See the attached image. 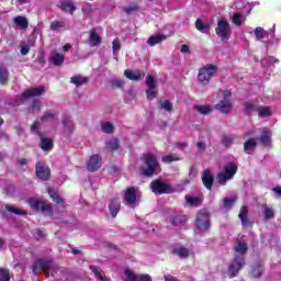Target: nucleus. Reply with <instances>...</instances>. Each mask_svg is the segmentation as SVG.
Returning <instances> with one entry per match:
<instances>
[{
	"mask_svg": "<svg viewBox=\"0 0 281 281\" xmlns=\"http://www.w3.org/2000/svg\"><path fill=\"white\" fill-rule=\"evenodd\" d=\"M234 250L236 257L229 267V273L232 278L238 274V272L245 267V254H247V243L244 239H237L235 241Z\"/></svg>",
	"mask_w": 281,
	"mask_h": 281,
	"instance_id": "f257e3e1",
	"label": "nucleus"
},
{
	"mask_svg": "<svg viewBox=\"0 0 281 281\" xmlns=\"http://www.w3.org/2000/svg\"><path fill=\"white\" fill-rule=\"evenodd\" d=\"M144 162L145 167L142 168V172L145 177H153V175H159V172H161V167H159L157 157L151 153L144 157Z\"/></svg>",
	"mask_w": 281,
	"mask_h": 281,
	"instance_id": "f03ea898",
	"label": "nucleus"
},
{
	"mask_svg": "<svg viewBox=\"0 0 281 281\" xmlns=\"http://www.w3.org/2000/svg\"><path fill=\"white\" fill-rule=\"evenodd\" d=\"M217 95L221 101L216 104V110L221 111V113H229L233 108L232 101L229 100L232 92L229 90L220 91Z\"/></svg>",
	"mask_w": 281,
	"mask_h": 281,
	"instance_id": "7ed1b4c3",
	"label": "nucleus"
},
{
	"mask_svg": "<svg viewBox=\"0 0 281 281\" xmlns=\"http://www.w3.org/2000/svg\"><path fill=\"white\" fill-rule=\"evenodd\" d=\"M215 32L217 36H221L222 41H228L229 36H232V27L229 26V22H227L225 19H220L217 21Z\"/></svg>",
	"mask_w": 281,
	"mask_h": 281,
	"instance_id": "20e7f679",
	"label": "nucleus"
},
{
	"mask_svg": "<svg viewBox=\"0 0 281 281\" xmlns=\"http://www.w3.org/2000/svg\"><path fill=\"white\" fill-rule=\"evenodd\" d=\"M237 170H238V167L236 165L228 164L224 168V172L218 173L217 176L218 183H221V186H225L227 181H229V179L234 178V175H236Z\"/></svg>",
	"mask_w": 281,
	"mask_h": 281,
	"instance_id": "39448f33",
	"label": "nucleus"
},
{
	"mask_svg": "<svg viewBox=\"0 0 281 281\" xmlns=\"http://www.w3.org/2000/svg\"><path fill=\"white\" fill-rule=\"evenodd\" d=\"M150 188L155 194H171V192H175V188H172V186L161 180L151 182Z\"/></svg>",
	"mask_w": 281,
	"mask_h": 281,
	"instance_id": "423d86ee",
	"label": "nucleus"
},
{
	"mask_svg": "<svg viewBox=\"0 0 281 281\" xmlns=\"http://www.w3.org/2000/svg\"><path fill=\"white\" fill-rule=\"evenodd\" d=\"M215 74H216V66H212V65L205 66L204 68L200 69L198 80L202 85H207V82L212 80V76H214Z\"/></svg>",
	"mask_w": 281,
	"mask_h": 281,
	"instance_id": "0eeeda50",
	"label": "nucleus"
},
{
	"mask_svg": "<svg viewBox=\"0 0 281 281\" xmlns=\"http://www.w3.org/2000/svg\"><path fill=\"white\" fill-rule=\"evenodd\" d=\"M195 225L200 232H206V229H210V213L205 211L198 213Z\"/></svg>",
	"mask_w": 281,
	"mask_h": 281,
	"instance_id": "6e6552de",
	"label": "nucleus"
},
{
	"mask_svg": "<svg viewBox=\"0 0 281 281\" xmlns=\"http://www.w3.org/2000/svg\"><path fill=\"white\" fill-rule=\"evenodd\" d=\"M139 199H142V194L137 192V189L128 188L125 190V194H124L125 205H135V203H139Z\"/></svg>",
	"mask_w": 281,
	"mask_h": 281,
	"instance_id": "1a4fd4ad",
	"label": "nucleus"
},
{
	"mask_svg": "<svg viewBox=\"0 0 281 281\" xmlns=\"http://www.w3.org/2000/svg\"><path fill=\"white\" fill-rule=\"evenodd\" d=\"M29 205H31L33 210H36V212H45V210H52V205L46 204L45 202H43V200L36 198L29 199Z\"/></svg>",
	"mask_w": 281,
	"mask_h": 281,
	"instance_id": "9d476101",
	"label": "nucleus"
},
{
	"mask_svg": "<svg viewBox=\"0 0 281 281\" xmlns=\"http://www.w3.org/2000/svg\"><path fill=\"white\" fill-rule=\"evenodd\" d=\"M147 91L146 95L148 100H154V98H157V85L155 83V78L153 76H147Z\"/></svg>",
	"mask_w": 281,
	"mask_h": 281,
	"instance_id": "9b49d317",
	"label": "nucleus"
},
{
	"mask_svg": "<svg viewBox=\"0 0 281 281\" xmlns=\"http://www.w3.org/2000/svg\"><path fill=\"white\" fill-rule=\"evenodd\" d=\"M49 167L45 166L43 162H37L36 165V176L38 179H43L44 181H47L49 179Z\"/></svg>",
	"mask_w": 281,
	"mask_h": 281,
	"instance_id": "f8f14e48",
	"label": "nucleus"
},
{
	"mask_svg": "<svg viewBox=\"0 0 281 281\" xmlns=\"http://www.w3.org/2000/svg\"><path fill=\"white\" fill-rule=\"evenodd\" d=\"M102 166V159L98 155H93L90 160L88 161V170L90 172H95V170H99Z\"/></svg>",
	"mask_w": 281,
	"mask_h": 281,
	"instance_id": "ddd939ff",
	"label": "nucleus"
},
{
	"mask_svg": "<svg viewBox=\"0 0 281 281\" xmlns=\"http://www.w3.org/2000/svg\"><path fill=\"white\" fill-rule=\"evenodd\" d=\"M202 182L207 190H212V186H214V176L212 175L210 169L204 170L202 175Z\"/></svg>",
	"mask_w": 281,
	"mask_h": 281,
	"instance_id": "4468645a",
	"label": "nucleus"
},
{
	"mask_svg": "<svg viewBox=\"0 0 281 281\" xmlns=\"http://www.w3.org/2000/svg\"><path fill=\"white\" fill-rule=\"evenodd\" d=\"M45 87L31 88L22 93V98L26 100V98H34V95H43Z\"/></svg>",
	"mask_w": 281,
	"mask_h": 281,
	"instance_id": "2eb2a0df",
	"label": "nucleus"
},
{
	"mask_svg": "<svg viewBox=\"0 0 281 281\" xmlns=\"http://www.w3.org/2000/svg\"><path fill=\"white\" fill-rule=\"evenodd\" d=\"M89 43L90 47H98V45L102 43V37L100 36V33H98V30L92 29L90 31Z\"/></svg>",
	"mask_w": 281,
	"mask_h": 281,
	"instance_id": "dca6fc26",
	"label": "nucleus"
},
{
	"mask_svg": "<svg viewBox=\"0 0 281 281\" xmlns=\"http://www.w3.org/2000/svg\"><path fill=\"white\" fill-rule=\"evenodd\" d=\"M124 76L128 78V80H142V78H144L145 74L139 71V70H131V69H126L124 71Z\"/></svg>",
	"mask_w": 281,
	"mask_h": 281,
	"instance_id": "f3484780",
	"label": "nucleus"
},
{
	"mask_svg": "<svg viewBox=\"0 0 281 281\" xmlns=\"http://www.w3.org/2000/svg\"><path fill=\"white\" fill-rule=\"evenodd\" d=\"M13 23L19 27V30H27L30 22L27 18L19 15L13 19Z\"/></svg>",
	"mask_w": 281,
	"mask_h": 281,
	"instance_id": "a211bd4d",
	"label": "nucleus"
},
{
	"mask_svg": "<svg viewBox=\"0 0 281 281\" xmlns=\"http://www.w3.org/2000/svg\"><path fill=\"white\" fill-rule=\"evenodd\" d=\"M50 63L55 66L63 65V63H65V55L57 52H53L50 55Z\"/></svg>",
	"mask_w": 281,
	"mask_h": 281,
	"instance_id": "6ab92c4d",
	"label": "nucleus"
},
{
	"mask_svg": "<svg viewBox=\"0 0 281 281\" xmlns=\"http://www.w3.org/2000/svg\"><path fill=\"white\" fill-rule=\"evenodd\" d=\"M48 194H49L50 199H53V201H55V203H57L58 205H63L65 207V200H63V198H60V195H58V192H56L52 188H48Z\"/></svg>",
	"mask_w": 281,
	"mask_h": 281,
	"instance_id": "aec40b11",
	"label": "nucleus"
},
{
	"mask_svg": "<svg viewBox=\"0 0 281 281\" xmlns=\"http://www.w3.org/2000/svg\"><path fill=\"white\" fill-rule=\"evenodd\" d=\"M186 216L177 215L176 213L169 216V223H171V225H175L176 227L178 225H181V223H186Z\"/></svg>",
	"mask_w": 281,
	"mask_h": 281,
	"instance_id": "412c9836",
	"label": "nucleus"
},
{
	"mask_svg": "<svg viewBox=\"0 0 281 281\" xmlns=\"http://www.w3.org/2000/svg\"><path fill=\"white\" fill-rule=\"evenodd\" d=\"M161 41H166V36L162 34H158V35L150 36L147 43L148 45H150V47H155V45L161 43Z\"/></svg>",
	"mask_w": 281,
	"mask_h": 281,
	"instance_id": "4be33fe9",
	"label": "nucleus"
},
{
	"mask_svg": "<svg viewBox=\"0 0 281 281\" xmlns=\"http://www.w3.org/2000/svg\"><path fill=\"white\" fill-rule=\"evenodd\" d=\"M61 10L64 12H69V14H74L76 11V7L74 5V2L71 0H66L61 2Z\"/></svg>",
	"mask_w": 281,
	"mask_h": 281,
	"instance_id": "5701e85b",
	"label": "nucleus"
},
{
	"mask_svg": "<svg viewBox=\"0 0 281 281\" xmlns=\"http://www.w3.org/2000/svg\"><path fill=\"white\" fill-rule=\"evenodd\" d=\"M111 216H117V212H120V202L117 200H112L109 205Z\"/></svg>",
	"mask_w": 281,
	"mask_h": 281,
	"instance_id": "b1692460",
	"label": "nucleus"
},
{
	"mask_svg": "<svg viewBox=\"0 0 281 281\" xmlns=\"http://www.w3.org/2000/svg\"><path fill=\"white\" fill-rule=\"evenodd\" d=\"M49 262L45 261L43 259H40L35 262L33 271H36V269H41L42 271H49Z\"/></svg>",
	"mask_w": 281,
	"mask_h": 281,
	"instance_id": "393cba45",
	"label": "nucleus"
},
{
	"mask_svg": "<svg viewBox=\"0 0 281 281\" xmlns=\"http://www.w3.org/2000/svg\"><path fill=\"white\" fill-rule=\"evenodd\" d=\"M193 109L201 115H210L212 113V106L210 105H194Z\"/></svg>",
	"mask_w": 281,
	"mask_h": 281,
	"instance_id": "a878e982",
	"label": "nucleus"
},
{
	"mask_svg": "<svg viewBox=\"0 0 281 281\" xmlns=\"http://www.w3.org/2000/svg\"><path fill=\"white\" fill-rule=\"evenodd\" d=\"M41 148L42 150H52L54 148L52 138L42 137Z\"/></svg>",
	"mask_w": 281,
	"mask_h": 281,
	"instance_id": "bb28decb",
	"label": "nucleus"
},
{
	"mask_svg": "<svg viewBox=\"0 0 281 281\" xmlns=\"http://www.w3.org/2000/svg\"><path fill=\"white\" fill-rule=\"evenodd\" d=\"M195 27L196 30H199V32H202L203 34H207V32H210V24L203 23L201 19L196 20Z\"/></svg>",
	"mask_w": 281,
	"mask_h": 281,
	"instance_id": "cd10ccee",
	"label": "nucleus"
},
{
	"mask_svg": "<svg viewBox=\"0 0 281 281\" xmlns=\"http://www.w3.org/2000/svg\"><path fill=\"white\" fill-rule=\"evenodd\" d=\"M181 157L178 154H168L162 157L164 164H172V161H180Z\"/></svg>",
	"mask_w": 281,
	"mask_h": 281,
	"instance_id": "c85d7f7f",
	"label": "nucleus"
},
{
	"mask_svg": "<svg viewBox=\"0 0 281 281\" xmlns=\"http://www.w3.org/2000/svg\"><path fill=\"white\" fill-rule=\"evenodd\" d=\"M106 150H117L120 148V140L117 138H112L105 144Z\"/></svg>",
	"mask_w": 281,
	"mask_h": 281,
	"instance_id": "c756f323",
	"label": "nucleus"
},
{
	"mask_svg": "<svg viewBox=\"0 0 281 281\" xmlns=\"http://www.w3.org/2000/svg\"><path fill=\"white\" fill-rule=\"evenodd\" d=\"M259 117H269L271 115V108L269 106H259L257 109Z\"/></svg>",
	"mask_w": 281,
	"mask_h": 281,
	"instance_id": "7c9ffc66",
	"label": "nucleus"
},
{
	"mask_svg": "<svg viewBox=\"0 0 281 281\" xmlns=\"http://www.w3.org/2000/svg\"><path fill=\"white\" fill-rule=\"evenodd\" d=\"M71 82H72V85H76V87H80L82 85H87L88 79H87V77L75 76L71 78Z\"/></svg>",
	"mask_w": 281,
	"mask_h": 281,
	"instance_id": "2f4dec72",
	"label": "nucleus"
},
{
	"mask_svg": "<svg viewBox=\"0 0 281 281\" xmlns=\"http://www.w3.org/2000/svg\"><path fill=\"white\" fill-rule=\"evenodd\" d=\"M247 214H249V210L247 209V206H243L239 212V218L243 225H247L249 223V221L247 220Z\"/></svg>",
	"mask_w": 281,
	"mask_h": 281,
	"instance_id": "473e14b6",
	"label": "nucleus"
},
{
	"mask_svg": "<svg viewBox=\"0 0 281 281\" xmlns=\"http://www.w3.org/2000/svg\"><path fill=\"white\" fill-rule=\"evenodd\" d=\"M187 203L189 205H201V203H203V199L199 198V196H190L187 195L186 196Z\"/></svg>",
	"mask_w": 281,
	"mask_h": 281,
	"instance_id": "72a5a7b5",
	"label": "nucleus"
},
{
	"mask_svg": "<svg viewBox=\"0 0 281 281\" xmlns=\"http://www.w3.org/2000/svg\"><path fill=\"white\" fill-rule=\"evenodd\" d=\"M258 142L256 140V138H250L244 144V149L246 153H248V150H254V148H256Z\"/></svg>",
	"mask_w": 281,
	"mask_h": 281,
	"instance_id": "f704fd0d",
	"label": "nucleus"
},
{
	"mask_svg": "<svg viewBox=\"0 0 281 281\" xmlns=\"http://www.w3.org/2000/svg\"><path fill=\"white\" fill-rule=\"evenodd\" d=\"M260 142L263 144V146H269V144H271V132H262Z\"/></svg>",
	"mask_w": 281,
	"mask_h": 281,
	"instance_id": "c9c22d12",
	"label": "nucleus"
},
{
	"mask_svg": "<svg viewBox=\"0 0 281 281\" xmlns=\"http://www.w3.org/2000/svg\"><path fill=\"white\" fill-rule=\"evenodd\" d=\"M5 210H8V212H12V214H19L21 216H25V214H27V212H25L24 210L12 205H7Z\"/></svg>",
	"mask_w": 281,
	"mask_h": 281,
	"instance_id": "e433bc0d",
	"label": "nucleus"
},
{
	"mask_svg": "<svg viewBox=\"0 0 281 281\" xmlns=\"http://www.w3.org/2000/svg\"><path fill=\"white\" fill-rule=\"evenodd\" d=\"M63 27H65V22L63 21H54L50 23V30L53 32H61Z\"/></svg>",
	"mask_w": 281,
	"mask_h": 281,
	"instance_id": "4c0bfd02",
	"label": "nucleus"
},
{
	"mask_svg": "<svg viewBox=\"0 0 281 281\" xmlns=\"http://www.w3.org/2000/svg\"><path fill=\"white\" fill-rule=\"evenodd\" d=\"M255 36H256L257 41H261V38H265V36H267V31H265V29H262V27H256Z\"/></svg>",
	"mask_w": 281,
	"mask_h": 281,
	"instance_id": "58836bf2",
	"label": "nucleus"
},
{
	"mask_svg": "<svg viewBox=\"0 0 281 281\" xmlns=\"http://www.w3.org/2000/svg\"><path fill=\"white\" fill-rule=\"evenodd\" d=\"M8 82V69L0 68V83L5 85Z\"/></svg>",
	"mask_w": 281,
	"mask_h": 281,
	"instance_id": "ea45409f",
	"label": "nucleus"
},
{
	"mask_svg": "<svg viewBox=\"0 0 281 281\" xmlns=\"http://www.w3.org/2000/svg\"><path fill=\"white\" fill-rule=\"evenodd\" d=\"M0 281H10V271L8 269H0Z\"/></svg>",
	"mask_w": 281,
	"mask_h": 281,
	"instance_id": "a19ab883",
	"label": "nucleus"
},
{
	"mask_svg": "<svg viewBox=\"0 0 281 281\" xmlns=\"http://www.w3.org/2000/svg\"><path fill=\"white\" fill-rule=\"evenodd\" d=\"M175 254L179 256V258H188L190 256V251L186 248H179L175 250Z\"/></svg>",
	"mask_w": 281,
	"mask_h": 281,
	"instance_id": "79ce46f5",
	"label": "nucleus"
},
{
	"mask_svg": "<svg viewBox=\"0 0 281 281\" xmlns=\"http://www.w3.org/2000/svg\"><path fill=\"white\" fill-rule=\"evenodd\" d=\"M113 124L111 122H105L101 125V131L103 133H113Z\"/></svg>",
	"mask_w": 281,
	"mask_h": 281,
	"instance_id": "37998d69",
	"label": "nucleus"
},
{
	"mask_svg": "<svg viewBox=\"0 0 281 281\" xmlns=\"http://www.w3.org/2000/svg\"><path fill=\"white\" fill-rule=\"evenodd\" d=\"M126 281H139V276H135V273L131 272L130 270L125 271Z\"/></svg>",
	"mask_w": 281,
	"mask_h": 281,
	"instance_id": "c03bdc74",
	"label": "nucleus"
},
{
	"mask_svg": "<svg viewBox=\"0 0 281 281\" xmlns=\"http://www.w3.org/2000/svg\"><path fill=\"white\" fill-rule=\"evenodd\" d=\"M232 21L235 25H241L243 24V14L235 13L232 18Z\"/></svg>",
	"mask_w": 281,
	"mask_h": 281,
	"instance_id": "a18cd8bd",
	"label": "nucleus"
},
{
	"mask_svg": "<svg viewBox=\"0 0 281 281\" xmlns=\"http://www.w3.org/2000/svg\"><path fill=\"white\" fill-rule=\"evenodd\" d=\"M160 109H164L165 111H172V103L168 100L160 101Z\"/></svg>",
	"mask_w": 281,
	"mask_h": 281,
	"instance_id": "49530a36",
	"label": "nucleus"
},
{
	"mask_svg": "<svg viewBox=\"0 0 281 281\" xmlns=\"http://www.w3.org/2000/svg\"><path fill=\"white\" fill-rule=\"evenodd\" d=\"M254 111H258V105L251 102L246 103V113L249 115L250 113H254Z\"/></svg>",
	"mask_w": 281,
	"mask_h": 281,
	"instance_id": "de8ad7c7",
	"label": "nucleus"
},
{
	"mask_svg": "<svg viewBox=\"0 0 281 281\" xmlns=\"http://www.w3.org/2000/svg\"><path fill=\"white\" fill-rule=\"evenodd\" d=\"M262 266H257L252 269V278H260L262 276Z\"/></svg>",
	"mask_w": 281,
	"mask_h": 281,
	"instance_id": "09e8293b",
	"label": "nucleus"
},
{
	"mask_svg": "<svg viewBox=\"0 0 281 281\" xmlns=\"http://www.w3.org/2000/svg\"><path fill=\"white\" fill-rule=\"evenodd\" d=\"M91 271L94 273L95 278H98V280H106L102 273H100V270H98V268H95L94 266H90Z\"/></svg>",
	"mask_w": 281,
	"mask_h": 281,
	"instance_id": "8fccbe9b",
	"label": "nucleus"
},
{
	"mask_svg": "<svg viewBox=\"0 0 281 281\" xmlns=\"http://www.w3.org/2000/svg\"><path fill=\"white\" fill-rule=\"evenodd\" d=\"M111 85H112L113 89H117L120 87H124V81L122 79H113L111 81Z\"/></svg>",
	"mask_w": 281,
	"mask_h": 281,
	"instance_id": "3c124183",
	"label": "nucleus"
},
{
	"mask_svg": "<svg viewBox=\"0 0 281 281\" xmlns=\"http://www.w3.org/2000/svg\"><path fill=\"white\" fill-rule=\"evenodd\" d=\"M223 144L224 146L229 147L232 146V144H234V139L232 138V136H224Z\"/></svg>",
	"mask_w": 281,
	"mask_h": 281,
	"instance_id": "603ef678",
	"label": "nucleus"
},
{
	"mask_svg": "<svg viewBox=\"0 0 281 281\" xmlns=\"http://www.w3.org/2000/svg\"><path fill=\"white\" fill-rule=\"evenodd\" d=\"M265 217L273 218V210L269 209L268 206H265Z\"/></svg>",
	"mask_w": 281,
	"mask_h": 281,
	"instance_id": "864d4df0",
	"label": "nucleus"
},
{
	"mask_svg": "<svg viewBox=\"0 0 281 281\" xmlns=\"http://www.w3.org/2000/svg\"><path fill=\"white\" fill-rule=\"evenodd\" d=\"M112 45H113V52H117V50H120V47H122L120 40H114Z\"/></svg>",
	"mask_w": 281,
	"mask_h": 281,
	"instance_id": "5fc2aeb1",
	"label": "nucleus"
},
{
	"mask_svg": "<svg viewBox=\"0 0 281 281\" xmlns=\"http://www.w3.org/2000/svg\"><path fill=\"white\" fill-rule=\"evenodd\" d=\"M21 54H22V56H26V54H30V46L29 45H22Z\"/></svg>",
	"mask_w": 281,
	"mask_h": 281,
	"instance_id": "6e6d98bb",
	"label": "nucleus"
},
{
	"mask_svg": "<svg viewBox=\"0 0 281 281\" xmlns=\"http://www.w3.org/2000/svg\"><path fill=\"white\" fill-rule=\"evenodd\" d=\"M138 281H153V279L148 274H140L138 276Z\"/></svg>",
	"mask_w": 281,
	"mask_h": 281,
	"instance_id": "4d7b16f0",
	"label": "nucleus"
},
{
	"mask_svg": "<svg viewBox=\"0 0 281 281\" xmlns=\"http://www.w3.org/2000/svg\"><path fill=\"white\" fill-rule=\"evenodd\" d=\"M41 111V103L38 101H35L32 106V112Z\"/></svg>",
	"mask_w": 281,
	"mask_h": 281,
	"instance_id": "13d9d810",
	"label": "nucleus"
},
{
	"mask_svg": "<svg viewBox=\"0 0 281 281\" xmlns=\"http://www.w3.org/2000/svg\"><path fill=\"white\" fill-rule=\"evenodd\" d=\"M136 10H139V7H137V4H134L132 7H127L125 9L126 12H136Z\"/></svg>",
	"mask_w": 281,
	"mask_h": 281,
	"instance_id": "bf43d9fd",
	"label": "nucleus"
},
{
	"mask_svg": "<svg viewBox=\"0 0 281 281\" xmlns=\"http://www.w3.org/2000/svg\"><path fill=\"white\" fill-rule=\"evenodd\" d=\"M232 203H234V199L224 200V207H232Z\"/></svg>",
	"mask_w": 281,
	"mask_h": 281,
	"instance_id": "052dcab7",
	"label": "nucleus"
},
{
	"mask_svg": "<svg viewBox=\"0 0 281 281\" xmlns=\"http://www.w3.org/2000/svg\"><path fill=\"white\" fill-rule=\"evenodd\" d=\"M54 114H46L42 117V122H47V120H54Z\"/></svg>",
	"mask_w": 281,
	"mask_h": 281,
	"instance_id": "680f3d73",
	"label": "nucleus"
},
{
	"mask_svg": "<svg viewBox=\"0 0 281 281\" xmlns=\"http://www.w3.org/2000/svg\"><path fill=\"white\" fill-rule=\"evenodd\" d=\"M34 236L38 240V239L43 238V236H45V234L42 231H37V232H35Z\"/></svg>",
	"mask_w": 281,
	"mask_h": 281,
	"instance_id": "e2e57ef3",
	"label": "nucleus"
},
{
	"mask_svg": "<svg viewBox=\"0 0 281 281\" xmlns=\"http://www.w3.org/2000/svg\"><path fill=\"white\" fill-rule=\"evenodd\" d=\"M180 52H182V54H186V53L190 52V47L188 45H182Z\"/></svg>",
	"mask_w": 281,
	"mask_h": 281,
	"instance_id": "0e129e2a",
	"label": "nucleus"
},
{
	"mask_svg": "<svg viewBox=\"0 0 281 281\" xmlns=\"http://www.w3.org/2000/svg\"><path fill=\"white\" fill-rule=\"evenodd\" d=\"M272 190L274 193H277V196H281V187H276Z\"/></svg>",
	"mask_w": 281,
	"mask_h": 281,
	"instance_id": "69168bd1",
	"label": "nucleus"
},
{
	"mask_svg": "<svg viewBox=\"0 0 281 281\" xmlns=\"http://www.w3.org/2000/svg\"><path fill=\"white\" fill-rule=\"evenodd\" d=\"M198 148H199V150H205V144L198 143Z\"/></svg>",
	"mask_w": 281,
	"mask_h": 281,
	"instance_id": "338daca9",
	"label": "nucleus"
},
{
	"mask_svg": "<svg viewBox=\"0 0 281 281\" xmlns=\"http://www.w3.org/2000/svg\"><path fill=\"white\" fill-rule=\"evenodd\" d=\"M69 49H71V45L70 44L64 45V52H69Z\"/></svg>",
	"mask_w": 281,
	"mask_h": 281,
	"instance_id": "774afa93",
	"label": "nucleus"
}]
</instances>
